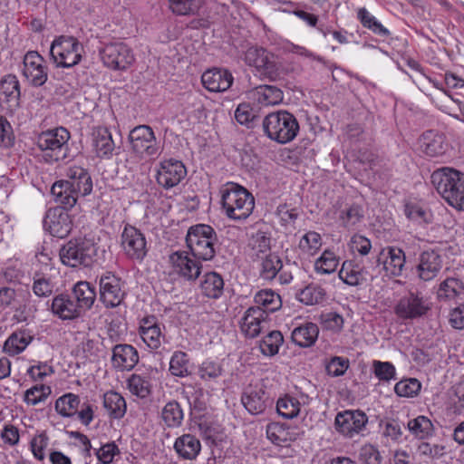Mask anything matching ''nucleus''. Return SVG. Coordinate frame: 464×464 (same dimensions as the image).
<instances>
[{"instance_id":"nucleus-59","label":"nucleus","mask_w":464,"mask_h":464,"mask_svg":"<svg viewBox=\"0 0 464 464\" xmlns=\"http://www.w3.org/2000/svg\"><path fill=\"white\" fill-rule=\"evenodd\" d=\"M50 392L48 386H34L25 392L24 400L29 405H36L45 401Z\"/></svg>"},{"instance_id":"nucleus-63","label":"nucleus","mask_w":464,"mask_h":464,"mask_svg":"<svg viewBox=\"0 0 464 464\" xmlns=\"http://www.w3.org/2000/svg\"><path fill=\"white\" fill-rule=\"evenodd\" d=\"M348 367V359L340 356H334L326 363L325 370L330 376L339 377L345 373Z\"/></svg>"},{"instance_id":"nucleus-35","label":"nucleus","mask_w":464,"mask_h":464,"mask_svg":"<svg viewBox=\"0 0 464 464\" xmlns=\"http://www.w3.org/2000/svg\"><path fill=\"white\" fill-rule=\"evenodd\" d=\"M319 328L314 323H305L292 331L293 342L300 347H310L318 338Z\"/></svg>"},{"instance_id":"nucleus-47","label":"nucleus","mask_w":464,"mask_h":464,"mask_svg":"<svg viewBox=\"0 0 464 464\" xmlns=\"http://www.w3.org/2000/svg\"><path fill=\"white\" fill-rule=\"evenodd\" d=\"M235 119L239 124L252 129L256 125L259 115L257 110L254 109L249 103L244 102L237 107Z\"/></svg>"},{"instance_id":"nucleus-40","label":"nucleus","mask_w":464,"mask_h":464,"mask_svg":"<svg viewBox=\"0 0 464 464\" xmlns=\"http://www.w3.org/2000/svg\"><path fill=\"white\" fill-rule=\"evenodd\" d=\"M20 98V83L14 74L6 75L0 82V100L17 106Z\"/></svg>"},{"instance_id":"nucleus-27","label":"nucleus","mask_w":464,"mask_h":464,"mask_svg":"<svg viewBox=\"0 0 464 464\" xmlns=\"http://www.w3.org/2000/svg\"><path fill=\"white\" fill-rule=\"evenodd\" d=\"M174 450L179 459L194 460L201 450V443L196 436L183 434L176 439Z\"/></svg>"},{"instance_id":"nucleus-39","label":"nucleus","mask_w":464,"mask_h":464,"mask_svg":"<svg viewBox=\"0 0 464 464\" xmlns=\"http://www.w3.org/2000/svg\"><path fill=\"white\" fill-rule=\"evenodd\" d=\"M254 301L256 304V307H260L264 311V316L266 312H276L282 306L280 295L271 289L258 291L254 296Z\"/></svg>"},{"instance_id":"nucleus-11","label":"nucleus","mask_w":464,"mask_h":464,"mask_svg":"<svg viewBox=\"0 0 464 464\" xmlns=\"http://www.w3.org/2000/svg\"><path fill=\"white\" fill-rule=\"evenodd\" d=\"M430 309V302L420 292H409L394 305V314L402 320L416 319Z\"/></svg>"},{"instance_id":"nucleus-42","label":"nucleus","mask_w":464,"mask_h":464,"mask_svg":"<svg viewBox=\"0 0 464 464\" xmlns=\"http://www.w3.org/2000/svg\"><path fill=\"white\" fill-rule=\"evenodd\" d=\"M184 419V412L180 404L176 401H170L161 410V420L169 428L181 426Z\"/></svg>"},{"instance_id":"nucleus-32","label":"nucleus","mask_w":464,"mask_h":464,"mask_svg":"<svg viewBox=\"0 0 464 464\" xmlns=\"http://www.w3.org/2000/svg\"><path fill=\"white\" fill-rule=\"evenodd\" d=\"M71 296L82 312L92 306L96 298V292L90 283L80 281L74 285Z\"/></svg>"},{"instance_id":"nucleus-9","label":"nucleus","mask_w":464,"mask_h":464,"mask_svg":"<svg viewBox=\"0 0 464 464\" xmlns=\"http://www.w3.org/2000/svg\"><path fill=\"white\" fill-rule=\"evenodd\" d=\"M131 150L140 159H156L161 148L153 130L149 125L134 127L129 134Z\"/></svg>"},{"instance_id":"nucleus-62","label":"nucleus","mask_w":464,"mask_h":464,"mask_svg":"<svg viewBox=\"0 0 464 464\" xmlns=\"http://www.w3.org/2000/svg\"><path fill=\"white\" fill-rule=\"evenodd\" d=\"M359 459L362 464H381L382 460L378 448L372 444L362 446L359 452Z\"/></svg>"},{"instance_id":"nucleus-16","label":"nucleus","mask_w":464,"mask_h":464,"mask_svg":"<svg viewBox=\"0 0 464 464\" xmlns=\"http://www.w3.org/2000/svg\"><path fill=\"white\" fill-rule=\"evenodd\" d=\"M165 325L155 315H147L139 322L138 333L143 343L151 350L160 347L165 340Z\"/></svg>"},{"instance_id":"nucleus-29","label":"nucleus","mask_w":464,"mask_h":464,"mask_svg":"<svg viewBox=\"0 0 464 464\" xmlns=\"http://www.w3.org/2000/svg\"><path fill=\"white\" fill-rule=\"evenodd\" d=\"M437 295L440 301H457L464 297V283L455 277H448L440 284Z\"/></svg>"},{"instance_id":"nucleus-55","label":"nucleus","mask_w":464,"mask_h":464,"mask_svg":"<svg viewBox=\"0 0 464 464\" xmlns=\"http://www.w3.org/2000/svg\"><path fill=\"white\" fill-rule=\"evenodd\" d=\"M298 246L303 253L314 256L322 246L321 235L315 231H308L301 237Z\"/></svg>"},{"instance_id":"nucleus-3","label":"nucleus","mask_w":464,"mask_h":464,"mask_svg":"<svg viewBox=\"0 0 464 464\" xmlns=\"http://www.w3.org/2000/svg\"><path fill=\"white\" fill-rule=\"evenodd\" d=\"M265 134L281 144L292 141L299 131L295 117L287 111H278L267 114L262 122Z\"/></svg>"},{"instance_id":"nucleus-54","label":"nucleus","mask_w":464,"mask_h":464,"mask_svg":"<svg viewBox=\"0 0 464 464\" xmlns=\"http://www.w3.org/2000/svg\"><path fill=\"white\" fill-rule=\"evenodd\" d=\"M324 295L325 293L322 287L309 285L297 294V298L306 305H313L324 301Z\"/></svg>"},{"instance_id":"nucleus-64","label":"nucleus","mask_w":464,"mask_h":464,"mask_svg":"<svg viewBox=\"0 0 464 464\" xmlns=\"http://www.w3.org/2000/svg\"><path fill=\"white\" fill-rule=\"evenodd\" d=\"M120 450L118 446L114 442H110L102 445L96 450V457L102 464H111L116 454H119Z\"/></svg>"},{"instance_id":"nucleus-17","label":"nucleus","mask_w":464,"mask_h":464,"mask_svg":"<svg viewBox=\"0 0 464 464\" xmlns=\"http://www.w3.org/2000/svg\"><path fill=\"white\" fill-rule=\"evenodd\" d=\"M187 175L184 164L177 160H166L160 163L156 179L160 186L169 189L177 186Z\"/></svg>"},{"instance_id":"nucleus-6","label":"nucleus","mask_w":464,"mask_h":464,"mask_svg":"<svg viewBox=\"0 0 464 464\" xmlns=\"http://www.w3.org/2000/svg\"><path fill=\"white\" fill-rule=\"evenodd\" d=\"M96 255V245L88 238L72 239L59 251L62 263L71 267H88L94 262Z\"/></svg>"},{"instance_id":"nucleus-52","label":"nucleus","mask_w":464,"mask_h":464,"mask_svg":"<svg viewBox=\"0 0 464 464\" xmlns=\"http://www.w3.org/2000/svg\"><path fill=\"white\" fill-rule=\"evenodd\" d=\"M284 342V337L279 331H272L260 342L261 353L267 356H273L279 351Z\"/></svg>"},{"instance_id":"nucleus-7","label":"nucleus","mask_w":464,"mask_h":464,"mask_svg":"<svg viewBox=\"0 0 464 464\" xmlns=\"http://www.w3.org/2000/svg\"><path fill=\"white\" fill-rule=\"evenodd\" d=\"M102 64L113 71H126L135 62V55L131 48L121 41L104 44L99 49Z\"/></svg>"},{"instance_id":"nucleus-30","label":"nucleus","mask_w":464,"mask_h":464,"mask_svg":"<svg viewBox=\"0 0 464 464\" xmlns=\"http://www.w3.org/2000/svg\"><path fill=\"white\" fill-rule=\"evenodd\" d=\"M224 279L217 272H208L203 276L199 289L201 294L211 299H218L224 292Z\"/></svg>"},{"instance_id":"nucleus-14","label":"nucleus","mask_w":464,"mask_h":464,"mask_svg":"<svg viewBox=\"0 0 464 464\" xmlns=\"http://www.w3.org/2000/svg\"><path fill=\"white\" fill-rule=\"evenodd\" d=\"M245 62L254 67L265 78L274 81L278 76V69L274 55L264 48L250 47L245 54Z\"/></svg>"},{"instance_id":"nucleus-26","label":"nucleus","mask_w":464,"mask_h":464,"mask_svg":"<svg viewBox=\"0 0 464 464\" xmlns=\"http://www.w3.org/2000/svg\"><path fill=\"white\" fill-rule=\"evenodd\" d=\"M54 201L62 209H71L75 206L78 195L74 188L67 181L58 180L53 183L51 188Z\"/></svg>"},{"instance_id":"nucleus-44","label":"nucleus","mask_w":464,"mask_h":464,"mask_svg":"<svg viewBox=\"0 0 464 464\" xmlns=\"http://www.w3.org/2000/svg\"><path fill=\"white\" fill-rule=\"evenodd\" d=\"M409 431L419 440H425L432 436L434 426L431 420L423 415L410 420L407 424Z\"/></svg>"},{"instance_id":"nucleus-56","label":"nucleus","mask_w":464,"mask_h":464,"mask_svg":"<svg viewBox=\"0 0 464 464\" xmlns=\"http://www.w3.org/2000/svg\"><path fill=\"white\" fill-rule=\"evenodd\" d=\"M254 255L259 258L260 255H268L270 251V237L263 231L256 232L249 243Z\"/></svg>"},{"instance_id":"nucleus-57","label":"nucleus","mask_w":464,"mask_h":464,"mask_svg":"<svg viewBox=\"0 0 464 464\" xmlns=\"http://www.w3.org/2000/svg\"><path fill=\"white\" fill-rule=\"evenodd\" d=\"M421 384L415 378L398 382L394 386L395 393L400 397H414L420 391Z\"/></svg>"},{"instance_id":"nucleus-49","label":"nucleus","mask_w":464,"mask_h":464,"mask_svg":"<svg viewBox=\"0 0 464 464\" xmlns=\"http://www.w3.org/2000/svg\"><path fill=\"white\" fill-rule=\"evenodd\" d=\"M224 373L222 364L214 360H205L198 366V375L204 382H216Z\"/></svg>"},{"instance_id":"nucleus-4","label":"nucleus","mask_w":464,"mask_h":464,"mask_svg":"<svg viewBox=\"0 0 464 464\" xmlns=\"http://www.w3.org/2000/svg\"><path fill=\"white\" fill-rule=\"evenodd\" d=\"M70 138L71 134L65 128L58 127L42 131L36 138V145L44 152L46 162H57L68 158Z\"/></svg>"},{"instance_id":"nucleus-38","label":"nucleus","mask_w":464,"mask_h":464,"mask_svg":"<svg viewBox=\"0 0 464 464\" xmlns=\"http://www.w3.org/2000/svg\"><path fill=\"white\" fill-rule=\"evenodd\" d=\"M32 341L33 336L29 331H15L5 342L4 350L9 355H17L25 350Z\"/></svg>"},{"instance_id":"nucleus-10","label":"nucleus","mask_w":464,"mask_h":464,"mask_svg":"<svg viewBox=\"0 0 464 464\" xmlns=\"http://www.w3.org/2000/svg\"><path fill=\"white\" fill-rule=\"evenodd\" d=\"M100 301L107 308L121 305L125 299L123 281L111 272L103 273L99 278Z\"/></svg>"},{"instance_id":"nucleus-51","label":"nucleus","mask_w":464,"mask_h":464,"mask_svg":"<svg viewBox=\"0 0 464 464\" xmlns=\"http://www.w3.org/2000/svg\"><path fill=\"white\" fill-rule=\"evenodd\" d=\"M188 364V355L185 352L176 351L169 361V372L177 377H187L189 375Z\"/></svg>"},{"instance_id":"nucleus-20","label":"nucleus","mask_w":464,"mask_h":464,"mask_svg":"<svg viewBox=\"0 0 464 464\" xmlns=\"http://www.w3.org/2000/svg\"><path fill=\"white\" fill-rule=\"evenodd\" d=\"M269 401V396L263 385H249L241 396L244 407L252 415L263 413Z\"/></svg>"},{"instance_id":"nucleus-22","label":"nucleus","mask_w":464,"mask_h":464,"mask_svg":"<svg viewBox=\"0 0 464 464\" xmlns=\"http://www.w3.org/2000/svg\"><path fill=\"white\" fill-rule=\"evenodd\" d=\"M111 353V366L117 371H131L139 362V353L130 344H116L112 347Z\"/></svg>"},{"instance_id":"nucleus-41","label":"nucleus","mask_w":464,"mask_h":464,"mask_svg":"<svg viewBox=\"0 0 464 464\" xmlns=\"http://www.w3.org/2000/svg\"><path fill=\"white\" fill-rule=\"evenodd\" d=\"M103 407L113 419H121L126 413V401L116 392H108L103 396Z\"/></svg>"},{"instance_id":"nucleus-43","label":"nucleus","mask_w":464,"mask_h":464,"mask_svg":"<svg viewBox=\"0 0 464 464\" xmlns=\"http://www.w3.org/2000/svg\"><path fill=\"white\" fill-rule=\"evenodd\" d=\"M169 10L176 15L190 16L198 14L204 0H168Z\"/></svg>"},{"instance_id":"nucleus-18","label":"nucleus","mask_w":464,"mask_h":464,"mask_svg":"<svg viewBox=\"0 0 464 464\" xmlns=\"http://www.w3.org/2000/svg\"><path fill=\"white\" fill-rule=\"evenodd\" d=\"M191 257L187 252L177 251L169 256L173 272L188 281H195L200 275V261Z\"/></svg>"},{"instance_id":"nucleus-31","label":"nucleus","mask_w":464,"mask_h":464,"mask_svg":"<svg viewBox=\"0 0 464 464\" xmlns=\"http://www.w3.org/2000/svg\"><path fill=\"white\" fill-rule=\"evenodd\" d=\"M250 95L262 106L276 105L283 101V92L273 85H259L250 92Z\"/></svg>"},{"instance_id":"nucleus-1","label":"nucleus","mask_w":464,"mask_h":464,"mask_svg":"<svg viewBox=\"0 0 464 464\" xmlns=\"http://www.w3.org/2000/svg\"><path fill=\"white\" fill-rule=\"evenodd\" d=\"M221 209L234 221L247 219L255 208V198L251 192L237 183L227 182L220 188Z\"/></svg>"},{"instance_id":"nucleus-8","label":"nucleus","mask_w":464,"mask_h":464,"mask_svg":"<svg viewBox=\"0 0 464 464\" xmlns=\"http://www.w3.org/2000/svg\"><path fill=\"white\" fill-rule=\"evenodd\" d=\"M82 45L72 36H59L51 45L50 54L57 67L70 68L82 60Z\"/></svg>"},{"instance_id":"nucleus-33","label":"nucleus","mask_w":464,"mask_h":464,"mask_svg":"<svg viewBox=\"0 0 464 464\" xmlns=\"http://www.w3.org/2000/svg\"><path fill=\"white\" fill-rule=\"evenodd\" d=\"M92 136L97 156L101 158L111 157L115 149L111 131L105 127H98L93 130Z\"/></svg>"},{"instance_id":"nucleus-15","label":"nucleus","mask_w":464,"mask_h":464,"mask_svg":"<svg viewBox=\"0 0 464 464\" xmlns=\"http://www.w3.org/2000/svg\"><path fill=\"white\" fill-rule=\"evenodd\" d=\"M367 423V415L359 410L338 412L334 420L335 430L349 438L360 433Z\"/></svg>"},{"instance_id":"nucleus-2","label":"nucleus","mask_w":464,"mask_h":464,"mask_svg":"<svg viewBox=\"0 0 464 464\" xmlns=\"http://www.w3.org/2000/svg\"><path fill=\"white\" fill-rule=\"evenodd\" d=\"M430 179L437 192L450 206L464 210V173L443 168L435 170Z\"/></svg>"},{"instance_id":"nucleus-23","label":"nucleus","mask_w":464,"mask_h":464,"mask_svg":"<svg viewBox=\"0 0 464 464\" xmlns=\"http://www.w3.org/2000/svg\"><path fill=\"white\" fill-rule=\"evenodd\" d=\"M233 75L227 69H211L206 71L201 76L203 86L209 92H225L233 83Z\"/></svg>"},{"instance_id":"nucleus-48","label":"nucleus","mask_w":464,"mask_h":464,"mask_svg":"<svg viewBox=\"0 0 464 464\" xmlns=\"http://www.w3.org/2000/svg\"><path fill=\"white\" fill-rule=\"evenodd\" d=\"M339 265V257L334 252L326 249L314 262V270L317 274L329 275L334 273Z\"/></svg>"},{"instance_id":"nucleus-58","label":"nucleus","mask_w":464,"mask_h":464,"mask_svg":"<svg viewBox=\"0 0 464 464\" xmlns=\"http://www.w3.org/2000/svg\"><path fill=\"white\" fill-rule=\"evenodd\" d=\"M373 373L381 382H389L395 379L396 370L390 362L373 361Z\"/></svg>"},{"instance_id":"nucleus-60","label":"nucleus","mask_w":464,"mask_h":464,"mask_svg":"<svg viewBox=\"0 0 464 464\" xmlns=\"http://www.w3.org/2000/svg\"><path fill=\"white\" fill-rule=\"evenodd\" d=\"M276 216L280 219L283 226L294 225L299 217V210L288 204H281L276 211Z\"/></svg>"},{"instance_id":"nucleus-24","label":"nucleus","mask_w":464,"mask_h":464,"mask_svg":"<svg viewBox=\"0 0 464 464\" xmlns=\"http://www.w3.org/2000/svg\"><path fill=\"white\" fill-rule=\"evenodd\" d=\"M442 266L440 256L434 250L424 251L420 254L418 265V274L423 281L433 279Z\"/></svg>"},{"instance_id":"nucleus-25","label":"nucleus","mask_w":464,"mask_h":464,"mask_svg":"<svg viewBox=\"0 0 464 464\" xmlns=\"http://www.w3.org/2000/svg\"><path fill=\"white\" fill-rule=\"evenodd\" d=\"M52 312L63 320H72L82 313L71 295H59L52 301Z\"/></svg>"},{"instance_id":"nucleus-36","label":"nucleus","mask_w":464,"mask_h":464,"mask_svg":"<svg viewBox=\"0 0 464 464\" xmlns=\"http://www.w3.org/2000/svg\"><path fill=\"white\" fill-rule=\"evenodd\" d=\"M446 143L443 135L429 130L421 137L422 151L430 157L443 155L446 151Z\"/></svg>"},{"instance_id":"nucleus-28","label":"nucleus","mask_w":464,"mask_h":464,"mask_svg":"<svg viewBox=\"0 0 464 464\" xmlns=\"http://www.w3.org/2000/svg\"><path fill=\"white\" fill-rule=\"evenodd\" d=\"M264 311L260 307H249L241 319V330L250 338L257 336L265 322Z\"/></svg>"},{"instance_id":"nucleus-45","label":"nucleus","mask_w":464,"mask_h":464,"mask_svg":"<svg viewBox=\"0 0 464 464\" xmlns=\"http://www.w3.org/2000/svg\"><path fill=\"white\" fill-rule=\"evenodd\" d=\"M259 265V275L260 277L265 280L274 279L279 271L282 269V261L275 254L268 253V255L262 256Z\"/></svg>"},{"instance_id":"nucleus-37","label":"nucleus","mask_w":464,"mask_h":464,"mask_svg":"<svg viewBox=\"0 0 464 464\" xmlns=\"http://www.w3.org/2000/svg\"><path fill=\"white\" fill-rule=\"evenodd\" d=\"M267 439L276 446H283L296 439L295 433L288 426L279 422H271L266 426Z\"/></svg>"},{"instance_id":"nucleus-61","label":"nucleus","mask_w":464,"mask_h":464,"mask_svg":"<svg viewBox=\"0 0 464 464\" xmlns=\"http://www.w3.org/2000/svg\"><path fill=\"white\" fill-rule=\"evenodd\" d=\"M49 444V438L45 432H42L38 435H35L31 442L30 448L34 457L42 461L45 458V449Z\"/></svg>"},{"instance_id":"nucleus-21","label":"nucleus","mask_w":464,"mask_h":464,"mask_svg":"<svg viewBox=\"0 0 464 464\" xmlns=\"http://www.w3.org/2000/svg\"><path fill=\"white\" fill-rule=\"evenodd\" d=\"M377 262L383 265V269L388 275L400 276L405 268V253L397 246H387L381 250Z\"/></svg>"},{"instance_id":"nucleus-46","label":"nucleus","mask_w":464,"mask_h":464,"mask_svg":"<svg viewBox=\"0 0 464 464\" xmlns=\"http://www.w3.org/2000/svg\"><path fill=\"white\" fill-rule=\"evenodd\" d=\"M79 405V396L69 392L56 400L55 410L63 417L70 418L75 416Z\"/></svg>"},{"instance_id":"nucleus-50","label":"nucleus","mask_w":464,"mask_h":464,"mask_svg":"<svg viewBox=\"0 0 464 464\" xmlns=\"http://www.w3.org/2000/svg\"><path fill=\"white\" fill-rule=\"evenodd\" d=\"M301 409L300 401L290 395L279 398L276 402V411L285 419L295 418Z\"/></svg>"},{"instance_id":"nucleus-5","label":"nucleus","mask_w":464,"mask_h":464,"mask_svg":"<svg viewBox=\"0 0 464 464\" xmlns=\"http://www.w3.org/2000/svg\"><path fill=\"white\" fill-rule=\"evenodd\" d=\"M186 243L192 256L198 260H212L216 255L218 236L209 225L198 224L188 228Z\"/></svg>"},{"instance_id":"nucleus-13","label":"nucleus","mask_w":464,"mask_h":464,"mask_svg":"<svg viewBox=\"0 0 464 464\" xmlns=\"http://www.w3.org/2000/svg\"><path fill=\"white\" fill-rule=\"evenodd\" d=\"M22 74L34 87L43 86L48 79L45 61L36 51H28L23 59Z\"/></svg>"},{"instance_id":"nucleus-12","label":"nucleus","mask_w":464,"mask_h":464,"mask_svg":"<svg viewBox=\"0 0 464 464\" xmlns=\"http://www.w3.org/2000/svg\"><path fill=\"white\" fill-rule=\"evenodd\" d=\"M121 246L124 254L131 260L140 262L148 253L145 235L130 225H126L121 232Z\"/></svg>"},{"instance_id":"nucleus-34","label":"nucleus","mask_w":464,"mask_h":464,"mask_svg":"<svg viewBox=\"0 0 464 464\" xmlns=\"http://www.w3.org/2000/svg\"><path fill=\"white\" fill-rule=\"evenodd\" d=\"M339 278L346 285L357 286L366 281L363 268L353 260H345L338 273Z\"/></svg>"},{"instance_id":"nucleus-53","label":"nucleus","mask_w":464,"mask_h":464,"mask_svg":"<svg viewBox=\"0 0 464 464\" xmlns=\"http://www.w3.org/2000/svg\"><path fill=\"white\" fill-rule=\"evenodd\" d=\"M130 392L140 398H146L150 393L149 378L140 374H132L127 381Z\"/></svg>"},{"instance_id":"nucleus-19","label":"nucleus","mask_w":464,"mask_h":464,"mask_svg":"<svg viewBox=\"0 0 464 464\" xmlns=\"http://www.w3.org/2000/svg\"><path fill=\"white\" fill-rule=\"evenodd\" d=\"M44 226L53 237L63 238L72 229V219L67 210L56 208L47 211Z\"/></svg>"}]
</instances>
